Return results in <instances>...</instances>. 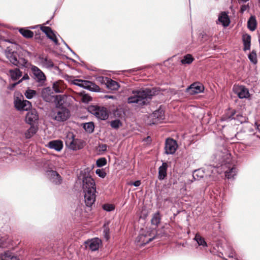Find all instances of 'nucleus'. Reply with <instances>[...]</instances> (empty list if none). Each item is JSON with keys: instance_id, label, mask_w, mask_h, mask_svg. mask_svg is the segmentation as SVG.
<instances>
[{"instance_id": "obj_55", "label": "nucleus", "mask_w": 260, "mask_h": 260, "mask_svg": "<svg viewBox=\"0 0 260 260\" xmlns=\"http://www.w3.org/2000/svg\"><path fill=\"white\" fill-rule=\"evenodd\" d=\"M226 260H238L237 257H232L231 259H226Z\"/></svg>"}, {"instance_id": "obj_15", "label": "nucleus", "mask_w": 260, "mask_h": 260, "mask_svg": "<svg viewBox=\"0 0 260 260\" xmlns=\"http://www.w3.org/2000/svg\"><path fill=\"white\" fill-rule=\"evenodd\" d=\"M39 65L46 69H52L54 67V63L51 59L43 55H40L38 57Z\"/></svg>"}, {"instance_id": "obj_28", "label": "nucleus", "mask_w": 260, "mask_h": 260, "mask_svg": "<svg viewBox=\"0 0 260 260\" xmlns=\"http://www.w3.org/2000/svg\"><path fill=\"white\" fill-rule=\"evenodd\" d=\"M1 260H19V259L16 256L14 255L12 253L8 251L2 254Z\"/></svg>"}, {"instance_id": "obj_50", "label": "nucleus", "mask_w": 260, "mask_h": 260, "mask_svg": "<svg viewBox=\"0 0 260 260\" xmlns=\"http://www.w3.org/2000/svg\"><path fill=\"white\" fill-rule=\"evenodd\" d=\"M229 259H231L232 257H236V255L234 250H232L228 255Z\"/></svg>"}, {"instance_id": "obj_54", "label": "nucleus", "mask_w": 260, "mask_h": 260, "mask_svg": "<svg viewBox=\"0 0 260 260\" xmlns=\"http://www.w3.org/2000/svg\"><path fill=\"white\" fill-rule=\"evenodd\" d=\"M29 79V76L28 75V74H25L20 80H21V81H22V80H28Z\"/></svg>"}, {"instance_id": "obj_4", "label": "nucleus", "mask_w": 260, "mask_h": 260, "mask_svg": "<svg viewBox=\"0 0 260 260\" xmlns=\"http://www.w3.org/2000/svg\"><path fill=\"white\" fill-rule=\"evenodd\" d=\"M64 141L66 146L70 149L77 150L82 148L80 141L75 139V136L72 132H68L67 134Z\"/></svg>"}, {"instance_id": "obj_34", "label": "nucleus", "mask_w": 260, "mask_h": 260, "mask_svg": "<svg viewBox=\"0 0 260 260\" xmlns=\"http://www.w3.org/2000/svg\"><path fill=\"white\" fill-rule=\"evenodd\" d=\"M37 132V129L35 127L31 126L25 133V137L26 139H29L32 137Z\"/></svg>"}, {"instance_id": "obj_35", "label": "nucleus", "mask_w": 260, "mask_h": 260, "mask_svg": "<svg viewBox=\"0 0 260 260\" xmlns=\"http://www.w3.org/2000/svg\"><path fill=\"white\" fill-rule=\"evenodd\" d=\"M193 60V58L191 55L188 54L183 57V58L181 59V62L182 64H190Z\"/></svg>"}, {"instance_id": "obj_33", "label": "nucleus", "mask_w": 260, "mask_h": 260, "mask_svg": "<svg viewBox=\"0 0 260 260\" xmlns=\"http://www.w3.org/2000/svg\"><path fill=\"white\" fill-rule=\"evenodd\" d=\"M83 128L88 133H92L94 131V124L92 122L85 123L83 125Z\"/></svg>"}, {"instance_id": "obj_49", "label": "nucleus", "mask_w": 260, "mask_h": 260, "mask_svg": "<svg viewBox=\"0 0 260 260\" xmlns=\"http://www.w3.org/2000/svg\"><path fill=\"white\" fill-rule=\"evenodd\" d=\"M130 184L133 185L136 187H138L141 184V181L140 180H137L134 182H131Z\"/></svg>"}, {"instance_id": "obj_31", "label": "nucleus", "mask_w": 260, "mask_h": 260, "mask_svg": "<svg viewBox=\"0 0 260 260\" xmlns=\"http://www.w3.org/2000/svg\"><path fill=\"white\" fill-rule=\"evenodd\" d=\"M194 239L197 241L199 245L203 246L204 247L207 246V243L205 241L204 239L202 238L199 234H196Z\"/></svg>"}, {"instance_id": "obj_17", "label": "nucleus", "mask_w": 260, "mask_h": 260, "mask_svg": "<svg viewBox=\"0 0 260 260\" xmlns=\"http://www.w3.org/2000/svg\"><path fill=\"white\" fill-rule=\"evenodd\" d=\"M154 239V237H149L147 235L140 234L137 237L136 240V243L138 245L143 246L152 241Z\"/></svg>"}, {"instance_id": "obj_26", "label": "nucleus", "mask_w": 260, "mask_h": 260, "mask_svg": "<svg viewBox=\"0 0 260 260\" xmlns=\"http://www.w3.org/2000/svg\"><path fill=\"white\" fill-rule=\"evenodd\" d=\"M9 73L11 79L14 81L17 80L22 76V72L19 69L16 68L14 70H10Z\"/></svg>"}, {"instance_id": "obj_41", "label": "nucleus", "mask_w": 260, "mask_h": 260, "mask_svg": "<svg viewBox=\"0 0 260 260\" xmlns=\"http://www.w3.org/2000/svg\"><path fill=\"white\" fill-rule=\"evenodd\" d=\"M107 164V160L105 157H102L96 160V164L98 167H102Z\"/></svg>"}, {"instance_id": "obj_27", "label": "nucleus", "mask_w": 260, "mask_h": 260, "mask_svg": "<svg viewBox=\"0 0 260 260\" xmlns=\"http://www.w3.org/2000/svg\"><path fill=\"white\" fill-rule=\"evenodd\" d=\"M205 173L203 169H200L194 171L192 174V177L194 180H200L204 177Z\"/></svg>"}, {"instance_id": "obj_29", "label": "nucleus", "mask_w": 260, "mask_h": 260, "mask_svg": "<svg viewBox=\"0 0 260 260\" xmlns=\"http://www.w3.org/2000/svg\"><path fill=\"white\" fill-rule=\"evenodd\" d=\"M52 88L54 91L56 93L62 92L64 88L62 85V81H58L54 82L53 84Z\"/></svg>"}, {"instance_id": "obj_32", "label": "nucleus", "mask_w": 260, "mask_h": 260, "mask_svg": "<svg viewBox=\"0 0 260 260\" xmlns=\"http://www.w3.org/2000/svg\"><path fill=\"white\" fill-rule=\"evenodd\" d=\"M19 32L24 37L26 38H31L34 36L33 32L28 29L20 28Z\"/></svg>"}, {"instance_id": "obj_48", "label": "nucleus", "mask_w": 260, "mask_h": 260, "mask_svg": "<svg viewBox=\"0 0 260 260\" xmlns=\"http://www.w3.org/2000/svg\"><path fill=\"white\" fill-rule=\"evenodd\" d=\"M105 238L108 240L109 238V230L106 228L104 230Z\"/></svg>"}, {"instance_id": "obj_18", "label": "nucleus", "mask_w": 260, "mask_h": 260, "mask_svg": "<svg viewBox=\"0 0 260 260\" xmlns=\"http://www.w3.org/2000/svg\"><path fill=\"white\" fill-rule=\"evenodd\" d=\"M188 92L192 94L203 92L204 90L203 85L200 83H194L187 88Z\"/></svg>"}, {"instance_id": "obj_25", "label": "nucleus", "mask_w": 260, "mask_h": 260, "mask_svg": "<svg viewBox=\"0 0 260 260\" xmlns=\"http://www.w3.org/2000/svg\"><path fill=\"white\" fill-rule=\"evenodd\" d=\"M257 22L255 17L251 16L248 20L247 27L251 31H254L256 27Z\"/></svg>"}, {"instance_id": "obj_47", "label": "nucleus", "mask_w": 260, "mask_h": 260, "mask_svg": "<svg viewBox=\"0 0 260 260\" xmlns=\"http://www.w3.org/2000/svg\"><path fill=\"white\" fill-rule=\"evenodd\" d=\"M249 8L248 5H243L241 7L240 12L243 13L244 12L246 11Z\"/></svg>"}, {"instance_id": "obj_11", "label": "nucleus", "mask_w": 260, "mask_h": 260, "mask_svg": "<svg viewBox=\"0 0 260 260\" xmlns=\"http://www.w3.org/2000/svg\"><path fill=\"white\" fill-rule=\"evenodd\" d=\"M233 91L240 99H248L250 95L248 89L243 85H234Z\"/></svg>"}, {"instance_id": "obj_24", "label": "nucleus", "mask_w": 260, "mask_h": 260, "mask_svg": "<svg viewBox=\"0 0 260 260\" xmlns=\"http://www.w3.org/2000/svg\"><path fill=\"white\" fill-rule=\"evenodd\" d=\"M242 41L243 43V50H249L251 46V36L248 34H244L242 36Z\"/></svg>"}, {"instance_id": "obj_5", "label": "nucleus", "mask_w": 260, "mask_h": 260, "mask_svg": "<svg viewBox=\"0 0 260 260\" xmlns=\"http://www.w3.org/2000/svg\"><path fill=\"white\" fill-rule=\"evenodd\" d=\"M73 83L78 86L83 87L91 91H99L100 88L95 83L87 80L76 79L73 81Z\"/></svg>"}, {"instance_id": "obj_14", "label": "nucleus", "mask_w": 260, "mask_h": 260, "mask_svg": "<svg viewBox=\"0 0 260 260\" xmlns=\"http://www.w3.org/2000/svg\"><path fill=\"white\" fill-rule=\"evenodd\" d=\"M46 176L49 180L55 184H60L62 179L59 174L55 171L49 170L46 172Z\"/></svg>"}, {"instance_id": "obj_10", "label": "nucleus", "mask_w": 260, "mask_h": 260, "mask_svg": "<svg viewBox=\"0 0 260 260\" xmlns=\"http://www.w3.org/2000/svg\"><path fill=\"white\" fill-rule=\"evenodd\" d=\"M149 118H150L151 120L149 123L150 125L155 124L156 123L161 122L165 119V113L164 110L161 109L155 110L150 116Z\"/></svg>"}, {"instance_id": "obj_13", "label": "nucleus", "mask_w": 260, "mask_h": 260, "mask_svg": "<svg viewBox=\"0 0 260 260\" xmlns=\"http://www.w3.org/2000/svg\"><path fill=\"white\" fill-rule=\"evenodd\" d=\"M31 71L35 79L38 82H44L46 81V78L44 73L38 67L32 66L31 67Z\"/></svg>"}, {"instance_id": "obj_39", "label": "nucleus", "mask_w": 260, "mask_h": 260, "mask_svg": "<svg viewBox=\"0 0 260 260\" xmlns=\"http://www.w3.org/2000/svg\"><path fill=\"white\" fill-rule=\"evenodd\" d=\"M24 94L27 99H31L36 94V91L31 89H27Z\"/></svg>"}, {"instance_id": "obj_40", "label": "nucleus", "mask_w": 260, "mask_h": 260, "mask_svg": "<svg viewBox=\"0 0 260 260\" xmlns=\"http://www.w3.org/2000/svg\"><path fill=\"white\" fill-rule=\"evenodd\" d=\"M37 119V116L36 114H34L32 112H28L26 115V120L29 123Z\"/></svg>"}, {"instance_id": "obj_30", "label": "nucleus", "mask_w": 260, "mask_h": 260, "mask_svg": "<svg viewBox=\"0 0 260 260\" xmlns=\"http://www.w3.org/2000/svg\"><path fill=\"white\" fill-rule=\"evenodd\" d=\"M54 102L56 104V107L58 108L65 102V98L63 95H56L54 98Z\"/></svg>"}, {"instance_id": "obj_36", "label": "nucleus", "mask_w": 260, "mask_h": 260, "mask_svg": "<svg viewBox=\"0 0 260 260\" xmlns=\"http://www.w3.org/2000/svg\"><path fill=\"white\" fill-rule=\"evenodd\" d=\"M160 220L159 213L158 212H156L153 215L151 219V223L153 225H157L160 222Z\"/></svg>"}, {"instance_id": "obj_23", "label": "nucleus", "mask_w": 260, "mask_h": 260, "mask_svg": "<svg viewBox=\"0 0 260 260\" xmlns=\"http://www.w3.org/2000/svg\"><path fill=\"white\" fill-rule=\"evenodd\" d=\"M168 165L166 162H162V165L158 168V178L160 180H163L167 176V171Z\"/></svg>"}, {"instance_id": "obj_7", "label": "nucleus", "mask_w": 260, "mask_h": 260, "mask_svg": "<svg viewBox=\"0 0 260 260\" xmlns=\"http://www.w3.org/2000/svg\"><path fill=\"white\" fill-rule=\"evenodd\" d=\"M14 104L15 108L19 111H28L31 108V103L24 100L22 96L15 98Z\"/></svg>"}, {"instance_id": "obj_58", "label": "nucleus", "mask_w": 260, "mask_h": 260, "mask_svg": "<svg viewBox=\"0 0 260 260\" xmlns=\"http://www.w3.org/2000/svg\"><path fill=\"white\" fill-rule=\"evenodd\" d=\"M66 46L68 47V48L71 51H72V50L71 49V48L69 47V46H68L66 44Z\"/></svg>"}, {"instance_id": "obj_8", "label": "nucleus", "mask_w": 260, "mask_h": 260, "mask_svg": "<svg viewBox=\"0 0 260 260\" xmlns=\"http://www.w3.org/2000/svg\"><path fill=\"white\" fill-rule=\"evenodd\" d=\"M91 112L96 117L101 120H106L108 118V114L106 108L100 106H92L90 107Z\"/></svg>"}, {"instance_id": "obj_9", "label": "nucleus", "mask_w": 260, "mask_h": 260, "mask_svg": "<svg viewBox=\"0 0 260 260\" xmlns=\"http://www.w3.org/2000/svg\"><path fill=\"white\" fill-rule=\"evenodd\" d=\"M97 80L102 83H105L106 87L111 90H116L119 88V85L118 82L106 77H99Z\"/></svg>"}, {"instance_id": "obj_46", "label": "nucleus", "mask_w": 260, "mask_h": 260, "mask_svg": "<svg viewBox=\"0 0 260 260\" xmlns=\"http://www.w3.org/2000/svg\"><path fill=\"white\" fill-rule=\"evenodd\" d=\"M48 89L47 88L45 89V90L43 91L42 93V96L43 97V99L45 101L47 102H49L51 100V98L50 96H47L45 95V91H47Z\"/></svg>"}, {"instance_id": "obj_22", "label": "nucleus", "mask_w": 260, "mask_h": 260, "mask_svg": "<svg viewBox=\"0 0 260 260\" xmlns=\"http://www.w3.org/2000/svg\"><path fill=\"white\" fill-rule=\"evenodd\" d=\"M47 146L50 149H54L57 151H60L62 149L63 144L61 141L54 140L49 142Z\"/></svg>"}, {"instance_id": "obj_12", "label": "nucleus", "mask_w": 260, "mask_h": 260, "mask_svg": "<svg viewBox=\"0 0 260 260\" xmlns=\"http://www.w3.org/2000/svg\"><path fill=\"white\" fill-rule=\"evenodd\" d=\"M177 148L178 145L175 140L171 138L167 139L165 147V153L167 154H173Z\"/></svg>"}, {"instance_id": "obj_6", "label": "nucleus", "mask_w": 260, "mask_h": 260, "mask_svg": "<svg viewBox=\"0 0 260 260\" xmlns=\"http://www.w3.org/2000/svg\"><path fill=\"white\" fill-rule=\"evenodd\" d=\"M70 116V112L67 108L61 107L58 108L53 112V118L57 121H64Z\"/></svg>"}, {"instance_id": "obj_2", "label": "nucleus", "mask_w": 260, "mask_h": 260, "mask_svg": "<svg viewBox=\"0 0 260 260\" xmlns=\"http://www.w3.org/2000/svg\"><path fill=\"white\" fill-rule=\"evenodd\" d=\"M81 177L84 203L87 207H91L96 200L95 183L93 178L88 174H86L85 172L81 171L80 177Z\"/></svg>"}, {"instance_id": "obj_42", "label": "nucleus", "mask_w": 260, "mask_h": 260, "mask_svg": "<svg viewBox=\"0 0 260 260\" xmlns=\"http://www.w3.org/2000/svg\"><path fill=\"white\" fill-rule=\"evenodd\" d=\"M103 209L107 212H111L114 210L115 207L113 204H106L103 205Z\"/></svg>"}, {"instance_id": "obj_51", "label": "nucleus", "mask_w": 260, "mask_h": 260, "mask_svg": "<svg viewBox=\"0 0 260 260\" xmlns=\"http://www.w3.org/2000/svg\"><path fill=\"white\" fill-rule=\"evenodd\" d=\"M21 82V80H19L18 82L14 83L10 85V86L9 87V89H10L11 90L13 88H14L15 87L16 85H17V84L20 83Z\"/></svg>"}, {"instance_id": "obj_20", "label": "nucleus", "mask_w": 260, "mask_h": 260, "mask_svg": "<svg viewBox=\"0 0 260 260\" xmlns=\"http://www.w3.org/2000/svg\"><path fill=\"white\" fill-rule=\"evenodd\" d=\"M42 30L49 39L53 41L56 45L58 44L57 39L50 27L44 26L42 28Z\"/></svg>"}, {"instance_id": "obj_21", "label": "nucleus", "mask_w": 260, "mask_h": 260, "mask_svg": "<svg viewBox=\"0 0 260 260\" xmlns=\"http://www.w3.org/2000/svg\"><path fill=\"white\" fill-rule=\"evenodd\" d=\"M100 242L101 240L98 238H94L85 242V244L86 246H88L92 251H95L99 249Z\"/></svg>"}, {"instance_id": "obj_57", "label": "nucleus", "mask_w": 260, "mask_h": 260, "mask_svg": "<svg viewBox=\"0 0 260 260\" xmlns=\"http://www.w3.org/2000/svg\"><path fill=\"white\" fill-rule=\"evenodd\" d=\"M129 71V72H134L135 70L134 69H133V70H130Z\"/></svg>"}, {"instance_id": "obj_37", "label": "nucleus", "mask_w": 260, "mask_h": 260, "mask_svg": "<svg viewBox=\"0 0 260 260\" xmlns=\"http://www.w3.org/2000/svg\"><path fill=\"white\" fill-rule=\"evenodd\" d=\"M248 58L252 63L254 64H256L257 61L256 51L252 50V52L248 55Z\"/></svg>"}, {"instance_id": "obj_19", "label": "nucleus", "mask_w": 260, "mask_h": 260, "mask_svg": "<svg viewBox=\"0 0 260 260\" xmlns=\"http://www.w3.org/2000/svg\"><path fill=\"white\" fill-rule=\"evenodd\" d=\"M217 24H221L224 27L229 26L230 20L227 13L222 12L218 16Z\"/></svg>"}, {"instance_id": "obj_52", "label": "nucleus", "mask_w": 260, "mask_h": 260, "mask_svg": "<svg viewBox=\"0 0 260 260\" xmlns=\"http://www.w3.org/2000/svg\"><path fill=\"white\" fill-rule=\"evenodd\" d=\"M107 146L105 144H103L100 146V150L105 151L107 150Z\"/></svg>"}, {"instance_id": "obj_43", "label": "nucleus", "mask_w": 260, "mask_h": 260, "mask_svg": "<svg viewBox=\"0 0 260 260\" xmlns=\"http://www.w3.org/2000/svg\"><path fill=\"white\" fill-rule=\"evenodd\" d=\"M9 57V60L12 63L16 66H19V61L17 60V57L15 56L13 54H11Z\"/></svg>"}, {"instance_id": "obj_16", "label": "nucleus", "mask_w": 260, "mask_h": 260, "mask_svg": "<svg viewBox=\"0 0 260 260\" xmlns=\"http://www.w3.org/2000/svg\"><path fill=\"white\" fill-rule=\"evenodd\" d=\"M235 110L233 109H229L226 113L222 116V120L224 121L231 120L232 119L237 120L240 121L242 122V120H241L240 118H243V116L240 114L236 115V116L235 117V115L236 114Z\"/></svg>"}, {"instance_id": "obj_53", "label": "nucleus", "mask_w": 260, "mask_h": 260, "mask_svg": "<svg viewBox=\"0 0 260 260\" xmlns=\"http://www.w3.org/2000/svg\"><path fill=\"white\" fill-rule=\"evenodd\" d=\"M255 126L257 130L260 133V121L255 122Z\"/></svg>"}, {"instance_id": "obj_56", "label": "nucleus", "mask_w": 260, "mask_h": 260, "mask_svg": "<svg viewBox=\"0 0 260 260\" xmlns=\"http://www.w3.org/2000/svg\"><path fill=\"white\" fill-rule=\"evenodd\" d=\"M27 62V61L25 60V59H23V66H25V64H26Z\"/></svg>"}, {"instance_id": "obj_1", "label": "nucleus", "mask_w": 260, "mask_h": 260, "mask_svg": "<svg viewBox=\"0 0 260 260\" xmlns=\"http://www.w3.org/2000/svg\"><path fill=\"white\" fill-rule=\"evenodd\" d=\"M214 157L215 161L218 164L216 167H221L227 178H233L236 175V168L232 164L231 155L226 148L223 146L219 147Z\"/></svg>"}, {"instance_id": "obj_45", "label": "nucleus", "mask_w": 260, "mask_h": 260, "mask_svg": "<svg viewBox=\"0 0 260 260\" xmlns=\"http://www.w3.org/2000/svg\"><path fill=\"white\" fill-rule=\"evenodd\" d=\"M91 98L87 94L83 95V96L82 98V101L86 103H87L91 101Z\"/></svg>"}, {"instance_id": "obj_38", "label": "nucleus", "mask_w": 260, "mask_h": 260, "mask_svg": "<svg viewBox=\"0 0 260 260\" xmlns=\"http://www.w3.org/2000/svg\"><path fill=\"white\" fill-rule=\"evenodd\" d=\"M110 126L115 129H117L122 125V122L119 119L112 120L110 122Z\"/></svg>"}, {"instance_id": "obj_3", "label": "nucleus", "mask_w": 260, "mask_h": 260, "mask_svg": "<svg viewBox=\"0 0 260 260\" xmlns=\"http://www.w3.org/2000/svg\"><path fill=\"white\" fill-rule=\"evenodd\" d=\"M131 93L132 95L127 98V103L135 104L140 107L147 105L153 95L152 91L149 89H134Z\"/></svg>"}, {"instance_id": "obj_44", "label": "nucleus", "mask_w": 260, "mask_h": 260, "mask_svg": "<svg viewBox=\"0 0 260 260\" xmlns=\"http://www.w3.org/2000/svg\"><path fill=\"white\" fill-rule=\"evenodd\" d=\"M96 174L101 178L105 177L106 173L103 169H98L95 171Z\"/></svg>"}]
</instances>
